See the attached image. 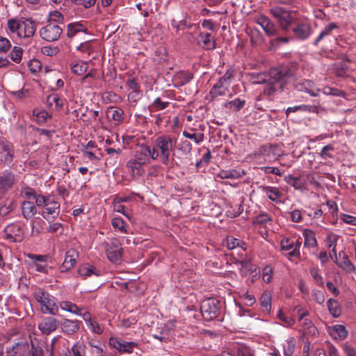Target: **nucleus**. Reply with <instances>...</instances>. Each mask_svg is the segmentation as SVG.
Returning <instances> with one entry per match:
<instances>
[{
	"label": "nucleus",
	"instance_id": "f257e3e1",
	"mask_svg": "<svg viewBox=\"0 0 356 356\" xmlns=\"http://www.w3.org/2000/svg\"><path fill=\"white\" fill-rule=\"evenodd\" d=\"M250 76V81L252 84L266 83L264 93L270 96L277 90H282L292 74L288 67H279L271 68L268 74L261 73Z\"/></svg>",
	"mask_w": 356,
	"mask_h": 356
},
{
	"label": "nucleus",
	"instance_id": "f03ea898",
	"mask_svg": "<svg viewBox=\"0 0 356 356\" xmlns=\"http://www.w3.org/2000/svg\"><path fill=\"white\" fill-rule=\"evenodd\" d=\"M152 149V159H159L163 164L167 165L174 150L172 138L168 135L157 137Z\"/></svg>",
	"mask_w": 356,
	"mask_h": 356
},
{
	"label": "nucleus",
	"instance_id": "7ed1b4c3",
	"mask_svg": "<svg viewBox=\"0 0 356 356\" xmlns=\"http://www.w3.org/2000/svg\"><path fill=\"white\" fill-rule=\"evenodd\" d=\"M7 25L9 32L19 38H32L36 31V23L30 18H12L8 20Z\"/></svg>",
	"mask_w": 356,
	"mask_h": 356
},
{
	"label": "nucleus",
	"instance_id": "20e7f679",
	"mask_svg": "<svg viewBox=\"0 0 356 356\" xmlns=\"http://www.w3.org/2000/svg\"><path fill=\"white\" fill-rule=\"evenodd\" d=\"M99 341H90L88 346L81 342L75 343L72 347L73 356H105L106 351Z\"/></svg>",
	"mask_w": 356,
	"mask_h": 356
},
{
	"label": "nucleus",
	"instance_id": "39448f33",
	"mask_svg": "<svg viewBox=\"0 0 356 356\" xmlns=\"http://www.w3.org/2000/svg\"><path fill=\"white\" fill-rule=\"evenodd\" d=\"M33 296L37 302L40 305V309L44 314L55 315L58 312L54 298L52 296L42 289L35 291Z\"/></svg>",
	"mask_w": 356,
	"mask_h": 356
},
{
	"label": "nucleus",
	"instance_id": "423d86ee",
	"mask_svg": "<svg viewBox=\"0 0 356 356\" xmlns=\"http://www.w3.org/2000/svg\"><path fill=\"white\" fill-rule=\"evenodd\" d=\"M270 14L277 19L284 31L288 30L294 19L293 13L282 7L276 6L270 10Z\"/></svg>",
	"mask_w": 356,
	"mask_h": 356
},
{
	"label": "nucleus",
	"instance_id": "0eeeda50",
	"mask_svg": "<svg viewBox=\"0 0 356 356\" xmlns=\"http://www.w3.org/2000/svg\"><path fill=\"white\" fill-rule=\"evenodd\" d=\"M62 33V29L56 23L49 22L40 30L42 38L48 42L57 40Z\"/></svg>",
	"mask_w": 356,
	"mask_h": 356
},
{
	"label": "nucleus",
	"instance_id": "6e6552de",
	"mask_svg": "<svg viewBox=\"0 0 356 356\" xmlns=\"http://www.w3.org/2000/svg\"><path fill=\"white\" fill-rule=\"evenodd\" d=\"M5 238L9 242H20L23 240L24 232L22 225L13 223L4 229Z\"/></svg>",
	"mask_w": 356,
	"mask_h": 356
},
{
	"label": "nucleus",
	"instance_id": "1a4fd4ad",
	"mask_svg": "<svg viewBox=\"0 0 356 356\" xmlns=\"http://www.w3.org/2000/svg\"><path fill=\"white\" fill-rule=\"evenodd\" d=\"M200 309L202 316L207 321L215 318L219 312L217 302L214 299L204 300Z\"/></svg>",
	"mask_w": 356,
	"mask_h": 356
},
{
	"label": "nucleus",
	"instance_id": "9d476101",
	"mask_svg": "<svg viewBox=\"0 0 356 356\" xmlns=\"http://www.w3.org/2000/svg\"><path fill=\"white\" fill-rule=\"evenodd\" d=\"M106 254L108 259L113 263H118L122 257V248L119 241L113 238L111 243L106 247Z\"/></svg>",
	"mask_w": 356,
	"mask_h": 356
},
{
	"label": "nucleus",
	"instance_id": "9b49d317",
	"mask_svg": "<svg viewBox=\"0 0 356 356\" xmlns=\"http://www.w3.org/2000/svg\"><path fill=\"white\" fill-rule=\"evenodd\" d=\"M60 204L51 197L43 208L42 215L47 220L55 219L59 214Z\"/></svg>",
	"mask_w": 356,
	"mask_h": 356
},
{
	"label": "nucleus",
	"instance_id": "f8f14e48",
	"mask_svg": "<svg viewBox=\"0 0 356 356\" xmlns=\"http://www.w3.org/2000/svg\"><path fill=\"white\" fill-rule=\"evenodd\" d=\"M109 343L111 346L120 352L131 353L133 352L137 343L135 342H128L117 337H111L109 339Z\"/></svg>",
	"mask_w": 356,
	"mask_h": 356
},
{
	"label": "nucleus",
	"instance_id": "ddd939ff",
	"mask_svg": "<svg viewBox=\"0 0 356 356\" xmlns=\"http://www.w3.org/2000/svg\"><path fill=\"white\" fill-rule=\"evenodd\" d=\"M0 157L1 161L6 164H10L14 155V147L13 145L8 142H2L0 143Z\"/></svg>",
	"mask_w": 356,
	"mask_h": 356
},
{
	"label": "nucleus",
	"instance_id": "4468645a",
	"mask_svg": "<svg viewBox=\"0 0 356 356\" xmlns=\"http://www.w3.org/2000/svg\"><path fill=\"white\" fill-rule=\"evenodd\" d=\"M58 326V321L53 317H46L38 325V328L44 334H49Z\"/></svg>",
	"mask_w": 356,
	"mask_h": 356
},
{
	"label": "nucleus",
	"instance_id": "2eb2a0df",
	"mask_svg": "<svg viewBox=\"0 0 356 356\" xmlns=\"http://www.w3.org/2000/svg\"><path fill=\"white\" fill-rule=\"evenodd\" d=\"M90 330L95 334H100L104 331V327L95 318H92L89 312L85 310L82 316Z\"/></svg>",
	"mask_w": 356,
	"mask_h": 356
},
{
	"label": "nucleus",
	"instance_id": "dca6fc26",
	"mask_svg": "<svg viewBox=\"0 0 356 356\" xmlns=\"http://www.w3.org/2000/svg\"><path fill=\"white\" fill-rule=\"evenodd\" d=\"M30 347L27 342L17 343L7 350L8 356H29Z\"/></svg>",
	"mask_w": 356,
	"mask_h": 356
},
{
	"label": "nucleus",
	"instance_id": "f3484780",
	"mask_svg": "<svg viewBox=\"0 0 356 356\" xmlns=\"http://www.w3.org/2000/svg\"><path fill=\"white\" fill-rule=\"evenodd\" d=\"M150 159H152V149L151 147L147 145L141 146L140 149L136 152L134 156V159L143 165L148 163Z\"/></svg>",
	"mask_w": 356,
	"mask_h": 356
},
{
	"label": "nucleus",
	"instance_id": "a211bd4d",
	"mask_svg": "<svg viewBox=\"0 0 356 356\" xmlns=\"http://www.w3.org/2000/svg\"><path fill=\"white\" fill-rule=\"evenodd\" d=\"M264 31L270 36L275 35L277 33V29L275 25L266 16L261 15L257 20Z\"/></svg>",
	"mask_w": 356,
	"mask_h": 356
},
{
	"label": "nucleus",
	"instance_id": "6ab92c4d",
	"mask_svg": "<svg viewBox=\"0 0 356 356\" xmlns=\"http://www.w3.org/2000/svg\"><path fill=\"white\" fill-rule=\"evenodd\" d=\"M78 252L74 249H70L66 252L64 261L62 265L63 270H69L72 269L78 258Z\"/></svg>",
	"mask_w": 356,
	"mask_h": 356
},
{
	"label": "nucleus",
	"instance_id": "aec40b11",
	"mask_svg": "<svg viewBox=\"0 0 356 356\" xmlns=\"http://www.w3.org/2000/svg\"><path fill=\"white\" fill-rule=\"evenodd\" d=\"M15 183L14 175L8 170L0 175V191L5 192L12 188Z\"/></svg>",
	"mask_w": 356,
	"mask_h": 356
},
{
	"label": "nucleus",
	"instance_id": "412c9836",
	"mask_svg": "<svg viewBox=\"0 0 356 356\" xmlns=\"http://www.w3.org/2000/svg\"><path fill=\"white\" fill-rule=\"evenodd\" d=\"M79 275L83 277H90L92 275L98 277L100 275L101 272L99 270L97 269L94 266L90 265L89 264H85L81 265L78 270Z\"/></svg>",
	"mask_w": 356,
	"mask_h": 356
},
{
	"label": "nucleus",
	"instance_id": "4be33fe9",
	"mask_svg": "<svg viewBox=\"0 0 356 356\" xmlns=\"http://www.w3.org/2000/svg\"><path fill=\"white\" fill-rule=\"evenodd\" d=\"M293 32L298 38L305 40L312 33V29L308 24L300 23L293 29Z\"/></svg>",
	"mask_w": 356,
	"mask_h": 356
},
{
	"label": "nucleus",
	"instance_id": "5701e85b",
	"mask_svg": "<svg viewBox=\"0 0 356 356\" xmlns=\"http://www.w3.org/2000/svg\"><path fill=\"white\" fill-rule=\"evenodd\" d=\"M225 79H220L216 84L213 86L210 91L212 98L219 96L225 95L227 92V86L225 84Z\"/></svg>",
	"mask_w": 356,
	"mask_h": 356
},
{
	"label": "nucleus",
	"instance_id": "b1692460",
	"mask_svg": "<svg viewBox=\"0 0 356 356\" xmlns=\"http://www.w3.org/2000/svg\"><path fill=\"white\" fill-rule=\"evenodd\" d=\"M339 262L338 266L346 270V272L351 273L356 270V268L353 263L348 259V256L344 252L341 251L339 253Z\"/></svg>",
	"mask_w": 356,
	"mask_h": 356
},
{
	"label": "nucleus",
	"instance_id": "393cba45",
	"mask_svg": "<svg viewBox=\"0 0 356 356\" xmlns=\"http://www.w3.org/2000/svg\"><path fill=\"white\" fill-rule=\"evenodd\" d=\"M143 165H144L134 159L129 161L127 164V168L134 177H140L144 174L145 170Z\"/></svg>",
	"mask_w": 356,
	"mask_h": 356
},
{
	"label": "nucleus",
	"instance_id": "a878e982",
	"mask_svg": "<svg viewBox=\"0 0 356 356\" xmlns=\"http://www.w3.org/2000/svg\"><path fill=\"white\" fill-rule=\"evenodd\" d=\"M198 42L206 49H213L216 47V42L211 33H202L199 36Z\"/></svg>",
	"mask_w": 356,
	"mask_h": 356
},
{
	"label": "nucleus",
	"instance_id": "bb28decb",
	"mask_svg": "<svg viewBox=\"0 0 356 356\" xmlns=\"http://www.w3.org/2000/svg\"><path fill=\"white\" fill-rule=\"evenodd\" d=\"M59 306L63 311L70 312L79 316H83V308L79 307L70 301H62L60 302Z\"/></svg>",
	"mask_w": 356,
	"mask_h": 356
},
{
	"label": "nucleus",
	"instance_id": "cd10ccee",
	"mask_svg": "<svg viewBox=\"0 0 356 356\" xmlns=\"http://www.w3.org/2000/svg\"><path fill=\"white\" fill-rule=\"evenodd\" d=\"M22 211L24 217L29 219L36 213L37 209L33 201L25 200L22 204Z\"/></svg>",
	"mask_w": 356,
	"mask_h": 356
},
{
	"label": "nucleus",
	"instance_id": "c85d7f7f",
	"mask_svg": "<svg viewBox=\"0 0 356 356\" xmlns=\"http://www.w3.org/2000/svg\"><path fill=\"white\" fill-rule=\"evenodd\" d=\"M124 112L120 108L110 107L106 111V116L109 120L120 123L123 120Z\"/></svg>",
	"mask_w": 356,
	"mask_h": 356
},
{
	"label": "nucleus",
	"instance_id": "c756f323",
	"mask_svg": "<svg viewBox=\"0 0 356 356\" xmlns=\"http://www.w3.org/2000/svg\"><path fill=\"white\" fill-rule=\"evenodd\" d=\"M337 29H339V26L336 23L332 22L327 24L314 40V45L316 46L321 40L331 35L333 31Z\"/></svg>",
	"mask_w": 356,
	"mask_h": 356
},
{
	"label": "nucleus",
	"instance_id": "7c9ffc66",
	"mask_svg": "<svg viewBox=\"0 0 356 356\" xmlns=\"http://www.w3.org/2000/svg\"><path fill=\"white\" fill-rule=\"evenodd\" d=\"M327 307L330 314L334 318H338L341 316L342 309L337 300L332 298L328 299L327 301Z\"/></svg>",
	"mask_w": 356,
	"mask_h": 356
},
{
	"label": "nucleus",
	"instance_id": "2f4dec72",
	"mask_svg": "<svg viewBox=\"0 0 356 356\" xmlns=\"http://www.w3.org/2000/svg\"><path fill=\"white\" fill-rule=\"evenodd\" d=\"M79 329V323L76 321L66 319L62 324V330L68 334H72Z\"/></svg>",
	"mask_w": 356,
	"mask_h": 356
},
{
	"label": "nucleus",
	"instance_id": "473e14b6",
	"mask_svg": "<svg viewBox=\"0 0 356 356\" xmlns=\"http://www.w3.org/2000/svg\"><path fill=\"white\" fill-rule=\"evenodd\" d=\"M47 103L49 106L58 110L63 106L65 99L60 98L58 94H51L47 97Z\"/></svg>",
	"mask_w": 356,
	"mask_h": 356
},
{
	"label": "nucleus",
	"instance_id": "72a5a7b5",
	"mask_svg": "<svg viewBox=\"0 0 356 356\" xmlns=\"http://www.w3.org/2000/svg\"><path fill=\"white\" fill-rule=\"evenodd\" d=\"M239 240L237 238H235L232 236L227 237V248L232 250L235 249L236 252H233V255L237 254V255H241L242 252L244 251V249L243 248H238L239 245Z\"/></svg>",
	"mask_w": 356,
	"mask_h": 356
},
{
	"label": "nucleus",
	"instance_id": "f704fd0d",
	"mask_svg": "<svg viewBox=\"0 0 356 356\" xmlns=\"http://www.w3.org/2000/svg\"><path fill=\"white\" fill-rule=\"evenodd\" d=\"M260 304L264 311L269 313L271 308L272 296L268 291H264L260 298Z\"/></svg>",
	"mask_w": 356,
	"mask_h": 356
},
{
	"label": "nucleus",
	"instance_id": "c9c22d12",
	"mask_svg": "<svg viewBox=\"0 0 356 356\" xmlns=\"http://www.w3.org/2000/svg\"><path fill=\"white\" fill-rule=\"evenodd\" d=\"M303 235L305 237V246L314 248L317 245V241L314 232L306 229L305 230Z\"/></svg>",
	"mask_w": 356,
	"mask_h": 356
},
{
	"label": "nucleus",
	"instance_id": "e433bc0d",
	"mask_svg": "<svg viewBox=\"0 0 356 356\" xmlns=\"http://www.w3.org/2000/svg\"><path fill=\"white\" fill-rule=\"evenodd\" d=\"M88 68L87 62L79 61L76 63L71 64V70L73 73L77 75H81L84 74Z\"/></svg>",
	"mask_w": 356,
	"mask_h": 356
},
{
	"label": "nucleus",
	"instance_id": "4c0bfd02",
	"mask_svg": "<svg viewBox=\"0 0 356 356\" xmlns=\"http://www.w3.org/2000/svg\"><path fill=\"white\" fill-rule=\"evenodd\" d=\"M44 221L40 218H34L31 220V235H39L43 229Z\"/></svg>",
	"mask_w": 356,
	"mask_h": 356
},
{
	"label": "nucleus",
	"instance_id": "58836bf2",
	"mask_svg": "<svg viewBox=\"0 0 356 356\" xmlns=\"http://www.w3.org/2000/svg\"><path fill=\"white\" fill-rule=\"evenodd\" d=\"M317 106H310V105H300L296 106L294 107H289L286 109V113L288 115L289 113L296 112V111H308L312 113L317 112Z\"/></svg>",
	"mask_w": 356,
	"mask_h": 356
},
{
	"label": "nucleus",
	"instance_id": "ea45409f",
	"mask_svg": "<svg viewBox=\"0 0 356 356\" xmlns=\"http://www.w3.org/2000/svg\"><path fill=\"white\" fill-rule=\"evenodd\" d=\"M331 334L334 336V338L338 337L340 339H345L348 335V332L344 325H336L332 327Z\"/></svg>",
	"mask_w": 356,
	"mask_h": 356
},
{
	"label": "nucleus",
	"instance_id": "a19ab883",
	"mask_svg": "<svg viewBox=\"0 0 356 356\" xmlns=\"http://www.w3.org/2000/svg\"><path fill=\"white\" fill-rule=\"evenodd\" d=\"M86 32L84 26L79 23L70 24L67 28V36L74 37L77 33Z\"/></svg>",
	"mask_w": 356,
	"mask_h": 356
},
{
	"label": "nucleus",
	"instance_id": "79ce46f5",
	"mask_svg": "<svg viewBox=\"0 0 356 356\" xmlns=\"http://www.w3.org/2000/svg\"><path fill=\"white\" fill-rule=\"evenodd\" d=\"M23 51L19 47H14L10 52V58L12 60L16 63H19L22 60Z\"/></svg>",
	"mask_w": 356,
	"mask_h": 356
},
{
	"label": "nucleus",
	"instance_id": "37998d69",
	"mask_svg": "<svg viewBox=\"0 0 356 356\" xmlns=\"http://www.w3.org/2000/svg\"><path fill=\"white\" fill-rule=\"evenodd\" d=\"M112 225L122 233H127V230L124 221L120 218H114L112 220Z\"/></svg>",
	"mask_w": 356,
	"mask_h": 356
},
{
	"label": "nucleus",
	"instance_id": "c03bdc74",
	"mask_svg": "<svg viewBox=\"0 0 356 356\" xmlns=\"http://www.w3.org/2000/svg\"><path fill=\"white\" fill-rule=\"evenodd\" d=\"M277 318L282 321L284 325L286 327H291L295 323L294 318L291 316H286L281 310H279L278 312Z\"/></svg>",
	"mask_w": 356,
	"mask_h": 356
},
{
	"label": "nucleus",
	"instance_id": "a18cd8bd",
	"mask_svg": "<svg viewBox=\"0 0 356 356\" xmlns=\"http://www.w3.org/2000/svg\"><path fill=\"white\" fill-rule=\"evenodd\" d=\"M283 348L284 356H291L295 350L294 339H291L290 340L286 341Z\"/></svg>",
	"mask_w": 356,
	"mask_h": 356
},
{
	"label": "nucleus",
	"instance_id": "49530a36",
	"mask_svg": "<svg viewBox=\"0 0 356 356\" xmlns=\"http://www.w3.org/2000/svg\"><path fill=\"white\" fill-rule=\"evenodd\" d=\"M122 201H125V200L120 199L119 200H114L113 204V211L122 213L123 215H124L127 218H128L129 219L130 217H129V214L125 212L124 206L121 204V202H122Z\"/></svg>",
	"mask_w": 356,
	"mask_h": 356
},
{
	"label": "nucleus",
	"instance_id": "de8ad7c7",
	"mask_svg": "<svg viewBox=\"0 0 356 356\" xmlns=\"http://www.w3.org/2000/svg\"><path fill=\"white\" fill-rule=\"evenodd\" d=\"M76 50L83 53H87L88 55H90L91 52L94 51V47L92 46L91 42L88 41L83 42L76 47Z\"/></svg>",
	"mask_w": 356,
	"mask_h": 356
},
{
	"label": "nucleus",
	"instance_id": "09e8293b",
	"mask_svg": "<svg viewBox=\"0 0 356 356\" xmlns=\"http://www.w3.org/2000/svg\"><path fill=\"white\" fill-rule=\"evenodd\" d=\"M183 136L186 138L194 140L196 144L200 143L204 140L203 134H191L186 131H183Z\"/></svg>",
	"mask_w": 356,
	"mask_h": 356
},
{
	"label": "nucleus",
	"instance_id": "8fccbe9b",
	"mask_svg": "<svg viewBox=\"0 0 356 356\" xmlns=\"http://www.w3.org/2000/svg\"><path fill=\"white\" fill-rule=\"evenodd\" d=\"M266 193L268 197L273 202H278V199L282 195L278 190L273 188H266Z\"/></svg>",
	"mask_w": 356,
	"mask_h": 356
},
{
	"label": "nucleus",
	"instance_id": "3c124183",
	"mask_svg": "<svg viewBox=\"0 0 356 356\" xmlns=\"http://www.w3.org/2000/svg\"><path fill=\"white\" fill-rule=\"evenodd\" d=\"M323 92L325 95H332L333 96H343L344 92L337 88H331L329 86L324 87Z\"/></svg>",
	"mask_w": 356,
	"mask_h": 356
},
{
	"label": "nucleus",
	"instance_id": "603ef678",
	"mask_svg": "<svg viewBox=\"0 0 356 356\" xmlns=\"http://www.w3.org/2000/svg\"><path fill=\"white\" fill-rule=\"evenodd\" d=\"M11 47V43L6 38L0 36V52H6Z\"/></svg>",
	"mask_w": 356,
	"mask_h": 356
},
{
	"label": "nucleus",
	"instance_id": "864d4df0",
	"mask_svg": "<svg viewBox=\"0 0 356 356\" xmlns=\"http://www.w3.org/2000/svg\"><path fill=\"white\" fill-rule=\"evenodd\" d=\"M287 183L293 186L296 189L302 188V183L299 178L289 176L287 179Z\"/></svg>",
	"mask_w": 356,
	"mask_h": 356
},
{
	"label": "nucleus",
	"instance_id": "5fc2aeb1",
	"mask_svg": "<svg viewBox=\"0 0 356 356\" xmlns=\"http://www.w3.org/2000/svg\"><path fill=\"white\" fill-rule=\"evenodd\" d=\"M327 243L328 248H332V252H334L335 257H337L336 252V243H337V236L334 234H329L327 237Z\"/></svg>",
	"mask_w": 356,
	"mask_h": 356
},
{
	"label": "nucleus",
	"instance_id": "6e6d98bb",
	"mask_svg": "<svg viewBox=\"0 0 356 356\" xmlns=\"http://www.w3.org/2000/svg\"><path fill=\"white\" fill-rule=\"evenodd\" d=\"M51 197H44L43 195H36L33 197L35 204L38 207H44L45 204L49 202Z\"/></svg>",
	"mask_w": 356,
	"mask_h": 356
},
{
	"label": "nucleus",
	"instance_id": "4d7b16f0",
	"mask_svg": "<svg viewBox=\"0 0 356 356\" xmlns=\"http://www.w3.org/2000/svg\"><path fill=\"white\" fill-rule=\"evenodd\" d=\"M273 269L271 267L266 266L263 270V280L265 282L269 283L272 280Z\"/></svg>",
	"mask_w": 356,
	"mask_h": 356
},
{
	"label": "nucleus",
	"instance_id": "13d9d810",
	"mask_svg": "<svg viewBox=\"0 0 356 356\" xmlns=\"http://www.w3.org/2000/svg\"><path fill=\"white\" fill-rule=\"evenodd\" d=\"M294 311L298 316V321H302L305 316L309 315V312L300 305L296 306Z\"/></svg>",
	"mask_w": 356,
	"mask_h": 356
},
{
	"label": "nucleus",
	"instance_id": "bf43d9fd",
	"mask_svg": "<svg viewBox=\"0 0 356 356\" xmlns=\"http://www.w3.org/2000/svg\"><path fill=\"white\" fill-rule=\"evenodd\" d=\"M248 271H250V273L252 274V282H254V280L257 279L259 277V270H258L256 265H249L246 263V273Z\"/></svg>",
	"mask_w": 356,
	"mask_h": 356
},
{
	"label": "nucleus",
	"instance_id": "052dcab7",
	"mask_svg": "<svg viewBox=\"0 0 356 356\" xmlns=\"http://www.w3.org/2000/svg\"><path fill=\"white\" fill-rule=\"evenodd\" d=\"M127 87L132 94L136 93L137 96H140V93L138 90V84L135 79H131L127 81Z\"/></svg>",
	"mask_w": 356,
	"mask_h": 356
},
{
	"label": "nucleus",
	"instance_id": "680f3d73",
	"mask_svg": "<svg viewBox=\"0 0 356 356\" xmlns=\"http://www.w3.org/2000/svg\"><path fill=\"white\" fill-rule=\"evenodd\" d=\"M270 220H271L270 218L269 217V216L267 213H262V214L257 216L254 218L253 222L256 223V224H265Z\"/></svg>",
	"mask_w": 356,
	"mask_h": 356
},
{
	"label": "nucleus",
	"instance_id": "e2e57ef3",
	"mask_svg": "<svg viewBox=\"0 0 356 356\" xmlns=\"http://www.w3.org/2000/svg\"><path fill=\"white\" fill-rule=\"evenodd\" d=\"M49 22H60L63 20V16L58 11L54 10L49 15Z\"/></svg>",
	"mask_w": 356,
	"mask_h": 356
},
{
	"label": "nucleus",
	"instance_id": "0e129e2a",
	"mask_svg": "<svg viewBox=\"0 0 356 356\" xmlns=\"http://www.w3.org/2000/svg\"><path fill=\"white\" fill-rule=\"evenodd\" d=\"M29 67L32 72H36L40 70L41 63L38 60L33 59L30 61Z\"/></svg>",
	"mask_w": 356,
	"mask_h": 356
},
{
	"label": "nucleus",
	"instance_id": "69168bd1",
	"mask_svg": "<svg viewBox=\"0 0 356 356\" xmlns=\"http://www.w3.org/2000/svg\"><path fill=\"white\" fill-rule=\"evenodd\" d=\"M314 300L318 304H323L325 301V296L322 291H315L312 293Z\"/></svg>",
	"mask_w": 356,
	"mask_h": 356
},
{
	"label": "nucleus",
	"instance_id": "338daca9",
	"mask_svg": "<svg viewBox=\"0 0 356 356\" xmlns=\"http://www.w3.org/2000/svg\"><path fill=\"white\" fill-rule=\"evenodd\" d=\"M310 274L312 277L315 280L316 283L319 285H323V279L321 276L318 274V269L316 268H312L310 270Z\"/></svg>",
	"mask_w": 356,
	"mask_h": 356
},
{
	"label": "nucleus",
	"instance_id": "774afa93",
	"mask_svg": "<svg viewBox=\"0 0 356 356\" xmlns=\"http://www.w3.org/2000/svg\"><path fill=\"white\" fill-rule=\"evenodd\" d=\"M343 350L347 356H356V350L348 344H344Z\"/></svg>",
	"mask_w": 356,
	"mask_h": 356
}]
</instances>
